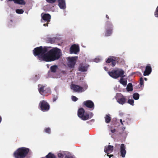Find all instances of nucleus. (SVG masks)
<instances>
[{"instance_id":"f257e3e1","label":"nucleus","mask_w":158,"mask_h":158,"mask_svg":"<svg viewBox=\"0 0 158 158\" xmlns=\"http://www.w3.org/2000/svg\"><path fill=\"white\" fill-rule=\"evenodd\" d=\"M48 48L42 46L37 47L33 50V54L38 56L39 60L46 61H54L60 57L61 53L59 49L54 48L49 50Z\"/></svg>"},{"instance_id":"f03ea898","label":"nucleus","mask_w":158,"mask_h":158,"mask_svg":"<svg viewBox=\"0 0 158 158\" xmlns=\"http://www.w3.org/2000/svg\"><path fill=\"white\" fill-rule=\"evenodd\" d=\"M30 151L28 148L20 147L14 152V155L15 158H24L27 156Z\"/></svg>"},{"instance_id":"7ed1b4c3","label":"nucleus","mask_w":158,"mask_h":158,"mask_svg":"<svg viewBox=\"0 0 158 158\" xmlns=\"http://www.w3.org/2000/svg\"><path fill=\"white\" fill-rule=\"evenodd\" d=\"M125 73L122 69L119 68H115L111 71L108 72L109 75L112 77L116 79L119 77H123Z\"/></svg>"},{"instance_id":"20e7f679","label":"nucleus","mask_w":158,"mask_h":158,"mask_svg":"<svg viewBox=\"0 0 158 158\" xmlns=\"http://www.w3.org/2000/svg\"><path fill=\"white\" fill-rule=\"evenodd\" d=\"M87 88V85L85 84L83 87H81L77 85L72 84L71 88L74 91L78 92H81L85 91Z\"/></svg>"},{"instance_id":"39448f33","label":"nucleus","mask_w":158,"mask_h":158,"mask_svg":"<svg viewBox=\"0 0 158 158\" xmlns=\"http://www.w3.org/2000/svg\"><path fill=\"white\" fill-rule=\"evenodd\" d=\"M113 26L112 23H107L106 26V31L105 36H110L112 33Z\"/></svg>"},{"instance_id":"423d86ee","label":"nucleus","mask_w":158,"mask_h":158,"mask_svg":"<svg viewBox=\"0 0 158 158\" xmlns=\"http://www.w3.org/2000/svg\"><path fill=\"white\" fill-rule=\"evenodd\" d=\"M78 115L80 118L84 120H87L89 119V115L87 113L85 112V110L82 108H80L78 110Z\"/></svg>"},{"instance_id":"0eeeda50","label":"nucleus","mask_w":158,"mask_h":158,"mask_svg":"<svg viewBox=\"0 0 158 158\" xmlns=\"http://www.w3.org/2000/svg\"><path fill=\"white\" fill-rule=\"evenodd\" d=\"M39 105L40 109L43 111H46L49 109V105L45 101L43 100L40 102Z\"/></svg>"},{"instance_id":"6e6552de","label":"nucleus","mask_w":158,"mask_h":158,"mask_svg":"<svg viewBox=\"0 0 158 158\" xmlns=\"http://www.w3.org/2000/svg\"><path fill=\"white\" fill-rule=\"evenodd\" d=\"M41 16L42 18V19L41 20L42 22H47V23H48V22L50 21L51 16L49 14L42 13ZM43 25L44 26H48V24H44Z\"/></svg>"},{"instance_id":"1a4fd4ad","label":"nucleus","mask_w":158,"mask_h":158,"mask_svg":"<svg viewBox=\"0 0 158 158\" xmlns=\"http://www.w3.org/2000/svg\"><path fill=\"white\" fill-rule=\"evenodd\" d=\"M115 97L117 102L120 104L123 105L126 102L125 97L120 93H117Z\"/></svg>"},{"instance_id":"9d476101","label":"nucleus","mask_w":158,"mask_h":158,"mask_svg":"<svg viewBox=\"0 0 158 158\" xmlns=\"http://www.w3.org/2000/svg\"><path fill=\"white\" fill-rule=\"evenodd\" d=\"M77 58V56L69 57L68 58V64L69 67L72 68L74 67Z\"/></svg>"},{"instance_id":"9b49d317","label":"nucleus","mask_w":158,"mask_h":158,"mask_svg":"<svg viewBox=\"0 0 158 158\" xmlns=\"http://www.w3.org/2000/svg\"><path fill=\"white\" fill-rule=\"evenodd\" d=\"M113 149V147L112 146L108 145L105 147L104 151L107 154V156L109 157V158L113 156L112 155H109V154L112 152Z\"/></svg>"},{"instance_id":"f8f14e48","label":"nucleus","mask_w":158,"mask_h":158,"mask_svg":"<svg viewBox=\"0 0 158 158\" xmlns=\"http://www.w3.org/2000/svg\"><path fill=\"white\" fill-rule=\"evenodd\" d=\"M79 51V48L78 45L74 44L70 48V51L71 53L77 54Z\"/></svg>"},{"instance_id":"ddd939ff","label":"nucleus","mask_w":158,"mask_h":158,"mask_svg":"<svg viewBox=\"0 0 158 158\" xmlns=\"http://www.w3.org/2000/svg\"><path fill=\"white\" fill-rule=\"evenodd\" d=\"M116 58L115 57L110 56L108 58V59L106 61V62L108 63H111V65L112 66H114L116 64Z\"/></svg>"},{"instance_id":"4468645a","label":"nucleus","mask_w":158,"mask_h":158,"mask_svg":"<svg viewBox=\"0 0 158 158\" xmlns=\"http://www.w3.org/2000/svg\"><path fill=\"white\" fill-rule=\"evenodd\" d=\"M125 145L124 144H122L120 146V154L123 157H125L126 153V151L125 150Z\"/></svg>"},{"instance_id":"2eb2a0df","label":"nucleus","mask_w":158,"mask_h":158,"mask_svg":"<svg viewBox=\"0 0 158 158\" xmlns=\"http://www.w3.org/2000/svg\"><path fill=\"white\" fill-rule=\"evenodd\" d=\"M152 72V68L149 65H147L145 68V70L144 72L143 75L144 76H148Z\"/></svg>"},{"instance_id":"dca6fc26","label":"nucleus","mask_w":158,"mask_h":158,"mask_svg":"<svg viewBox=\"0 0 158 158\" xmlns=\"http://www.w3.org/2000/svg\"><path fill=\"white\" fill-rule=\"evenodd\" d=\"M58 6L60 8L63 10H64L66 8L65 1L64 0H58Z\"/></svg>"},{"instance_id":"f3484780","label":"nucleus","mask_w":158,"mask_h":158,"mask_svg":"<svg viewBox=\"0 0 158 158\" xmlns=\"http://www.w3.org/2000/svg\"><path fill=\"white\" fill-rule=\"evenodd\" d=\"M84 104L87 107L89 108H93L94 107V105L93 102L90 100H87L84 102Z\"/></svg>"},{"instance_id":"a211bd4d","label":"nucleus","mask_w":158,"mask_h":158,"mask_svg":"<svg viewBox=\"0 0 158 158\" xmlns=\"http://www.w3.org/2000/svg\"><path fill=\"white\" fill-rule=\"evenodd\" d=\"M38 90L39 93L41 94H43L45 91V85H38Z\"/></svg>"},{"instance_id":"6ab92c4d","label":"nucleus","mask_w":158,"mask_h":158,"mask_svg":"<svg viewBox=\"0 0 158 158\" xmlns=\"http://www.w3.org/2000/svg\"><path fill=\"white\" fill-rule=\"evenodd\" d=\"M88 65H87L81 64L79 68L80 71L82 72L86 71L88 69Z\"/></svg>"},{"instance_id":"aec40b11","label":"nucleus","mask_w":158,"mask_h":158,"mask_svg":"<svg viewBox=\"0 0 158 158\" xmlns=\"http://www.w3.org/2000/svg\"><path fill=\"white\" fill-rule=\"evenodd\" d=\"M121 77V78L119 81L120 83L123 85H126L127 84V78H124L123 76Z\"/></svg>"},{"instance_id":"412c9836","label":"nucleus","mask_w":158,"mask_h":158,"mask_svg":"<svg viewBox=\"0 0 158 158\" xmlns=\"http://www.w3.org/2000/svg\"><path fill=\"white\" fill-rule=\"evenodd\" d=\"M8 1H13L15 3L19 4L24 5L25 4V2L23 0H8Z\"/></svg>"},{"instance_id":"4be33fe9","label":"nucleus","mask_w":158,"mask_h":158,"mask_svg":"<svg viewBox=\"0 0 158 158\" xmlns=\"http://www.w3.org/2000/svg\"><path fill=\"white\" fill-rule=\"evenodd\" d=\"M127 89L128 91H131L132 90V85L131 83L128 84L127 86Z\"/></svg>"},{"instance_id":"5701e85b","label":"nucleus","mask_w":158,"mask_h":158,"mask_svg":"<svg viewBox=\"0 0 158 158\" xmlns=\"http://www.w3.org/2000/svg\"><path fill=\"white\" fill-rule=\"evenodd\" d=\"M105 118V122L106 123H108L110 121L111 118L109 114H106Z\"/></svg>"},{"instance_id":"b1692460","label":"nucleus","mask_w":158,"mask_h":158,"mask_svg":"<svg viewBox=\"0 0 158 158\" xmlns=\"http://www.w3.org/2000/svg\"><path fill=\"white\" fill-rule=\"evenodd\" d=\"M65 152H60L58 154V158H62L64 157V155H65Z\"/></svg>"},{"instance_id":"393cba45","label":"nucleus","mask_w":158,"mask_h":158,"mask_svg":"<svg viewBox=\"0 0 158 158\" xmlns=\"http://www.w3.org/2000/svg\"><path fill=\"white\" fill-rule=\"evenodd\" d=\"M47 158H56V156L53 154L49 153L46 156Z\"/></svg>"},{"instance_id":"a878e982","label":"nucleus","mask_w":158,"mask_h":158,"mask_svg":"<svg viewBox=\"0 0 158 158\" xmlns=\"http://www.w3.org/2000/svg\"><path fill=\"white\" fill-rule=\"evenodd\" d=\"M102 59V58L101 56H98L94 59V61L96 63H98Z\"/></svg>"},{"instance_id":"bb28decb","label":"nucleus","mask_w":158,"mask_h":158,"mask_svg":"<svg viewBox=\"0 0 158 158\" xmlns=\"http://www.w3.org/2000/svg\"><path fill=\"white\" fill-rule=\"evenodd\" d=\"M57 69V66L56 65L52 66L50 68L51 71L53 72H55Z\"/></svg>"},{"instance_id":"cd10ccee","label":"nucleus","mask_w":158,"mask_h":158,"mask_svg":"<svg viewBox=\"0 0 158 158\" xmlns=\"http://www.w3.org/2000/svg\"><path fill=\"white\" fill-rule=\"evenodd\" d=\"M139 94L137 93H134L133 95L134 99L136 100H138L139 98Z\"/></svg>"},{"instance_id":"c85d7f7f","label":"nucleus","mask_w":158,"mask_h":158,"mask_svg":"<svg viewBox=\"0 0 158 158\" xmlns=\"http://www.w3.org/2000/svg\"><path fill=\"white\" fill-rule=\"evenodd\" d=\"M120 122L123 126H126L127 124V121L125 120H123L122 119L120 120Z\"/></svg>"},{"instance_id":"c756f323","label":"nucleus","mask_w":158,"mask_h":158,"mask_svg":"<svg viewBox=\"0 0 158 158\" xmlns=\"http://www.w3.org/2000/svg\"><path fill=\"white\" fill-rule=\"evenodd\" d=\"M44 132L48 134H50L51 132V129L49 127L45 128L44 130Z\"/></svg>"},{"instance_id":"7c9ffc66","label":"nucleus","mask_w":158,"mask_h":158,"mask_svg":"<svg viewBox=\"0 0 158 158\" xmlns=\"http://www.w3.org/2000/svg\"><path fill=\"white\" fill-rule=\"evenodd\" d=\"M154 15L156 17H158V5L154 12Z\"/></svg>"},{"instance_id":"2f4dec72","label":"nucleus","mask_w":158,"mask_h":158,"mask_svg":"<svg viewBox=\"0 0 158 158\" xmlns=\"http://www.w3.org/2000/svg\"><path fill=\"white\" fill-rule=\"evenodd\" d=\"M16 12L19 14H22L23 13L24 11L22 9H17L16 10Z\"/></svg>"},{"instance_id":"473e14b6","label":"nucleus","mask_w":158,"mask_h":158,"mask_svg":"<svg viewBox=\"0 0 158 158\" xmlns=\"http://www.w3.org/2000/svg\"><path fill=\"white\" fill-rule=\"evenodd\" d=\"M50 89L49 88H45V91L44 92V94L50 92Z\"/></svg>"},{"instance_id":"72a5a7b5","label":"nucleus","mask_w":158,"mask_h":158,"mask_svg":"<svg viewBox=\"0 0 158 158\" xmlns=\"http://www.w3.org/2000/svg\"><path fill=\"white\" fill-rule=\"evenodd\" d=\"M128 102L132 106L134 105V101L132 99H129L128 100Z\"/></svg>"},{"instance_id":"f704fd0d","label":"nucleus","mask_w":158,"mask_h":158,"mask_svg":"<svg viewBox=\"0 0 158 158\" xmlns=\"http://www.w3.org/2000/svg\"><path fill=\"white\" fill-rule=\"evenodd\" d=\"M71 98L72 100L75 102L77 101L78 99L76 97L73 96H72L71 97Z\"/></svg>"},{"instance_id":"c9c22d12","label":"nucleus","mask_w":158,"mask_h":158,"mask_svg":"<svg viewBox=\"0 0 158 158\" xmlns=\"http://www.w3.org/2000/svg\"><path fill=\"white\" fill-rule=\"evenodd\" d=\"M139 84L141 86L143 85V79L142 77L140 78Z\"/></svg>"},{"instance_id":"e433bc0d","label":"nucleus","mask_w":158,"mask_h":158,"mask_svg":"<svg viewBox=\"0 0 158 158\" xmlns=\"http://www.w3.org/2000/svg\"><path fill=\"white\" fill-rule=\"evenodd\" d=\"M46 1L48 2L53 3L56 0H46Z\"/></svg>"},{"instance_id":"4c0bfd02","label":"nucleus","mask_w":158,"mask_h":158,"mask_svg":"<svg viewBox=\"0 0 158 158\" xmlns=\"http://www.w3.org/2000/svg\"><path fill=\"white\" fill-rule=\"evenodd\" d=\"M89 116V119L91 118L93 116V114L91 112L89 113V114H87Z\"/></svg>"},{"instance_id":"58836bf2","label":"nucleus","mask_w":158,"mask_h":158,"mask_svg":"<svg viewBox=\"0 0 158 158\" xmlns=\"http://www.w3.org/2000/svg\"><path fill=\"white\" fill-rule=\"evenodd\" d=\"M111 131L112 133H113L115 132V129H113V130H111Z\"/></svg>"},{"instance_id":"ea45409f","label":"nucleus","mask_w":158,"mask_h":158,"mask_svg":"<svg viewBox=\"0 0 158 158\" xmlns=\"http://www.w3.org/2000/svg\"><path fill=\"white\" fill-rule=\"evenodd\" d=\"M104 69L106 71H107L108 69L106 67H104Z\"/></svg>"},{"instance_id":"a19ab883","label":"nucleus","mask_w":158,"mask_h":158,"mask_svg":"<svg viewBox=\"0 0 158 158\" xmlns=\"http://www.w3.org/2000/svg\"><path fill=\"white\" fill-rule=\"evenodd\" d=\"M106 17L108 19L109 18V16L108 15H106Z\"/></svg>"},{"instance_id":"79ce46f5","label":"nucleus","mask_w":158,"mask_h":158,"mask_svg":"<svg viewBox=\"0 0 158 158\" xmlns=\"http://www.w3.org/2000/svg\"><path fill=\"white\" fill-rule=\"evenodd\" d=\"M144 79L146 81H147V78H144Z\"/></svg>"},{"instance_id":"37998d69","label":"nucleus","mask_w":158,"mask_h":158,"mask_svg":"<svg viewBox=\"0 0 158 158\" xmlns=\"http://www.w3.org/2000/svg\"><path fill=\"white\" fill-rule=\"evenodd\" d=\"M122 129L123 130H124L125 129V127H123Z\"/></svg>"},{"instance_id":"c03bdc74","label":"nucleus","mask_w":158,"mask_h":158,"mask_svg":"<svg viewBox=\"0 0 158 158\" xmlns=\"http://www.w3.org/2000/svg\"><path fill=\"white\" fill-rule=\"evenodd\" d=\"M12 21L11 20L10 21V23H12Z\"/></svg>"},{"instance_id":"a18cd8bd","label":"nucleus","mask_w":158,"mask_h":158,"mask_svg":"<svg viewBox=\"0 0 158 158\" xmlns=\"http://www.w3.org/2000/svg\"><path fill=\"white\" fill-rule=\"evenodd\" d=\"M55 100H56L53 99V101H55Z\"/></svg>"},{"instance_id":"49530a36","label":"nucleus","mask_w":158,"mask_h":158,"mask_svg":"<svg viewBox=\"0 0 158 158\" xmlns=\"http://www.w3.org/2000/svg\"><path fill=\"white\" fill-rule=\"evenodd\" d=\"M47 67H48V65H47Z\"/></svg>"}]
</instances>
